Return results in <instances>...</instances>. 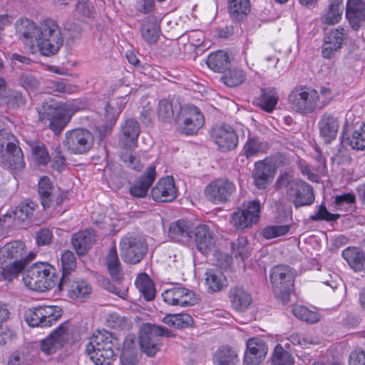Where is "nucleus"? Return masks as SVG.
<instances>
[{"mask_svg": "<svg viewBox=\"0 0 365 365\" xmlns=\"http://www.w3.org/2000/svg\"><path fill=\"white\" fill-rule=\"evenodd\" d=\"M16 31L25 45L34 43L41 55L50 56L58 52L63 42V34L58 24H16Z\"/></svg>", "mask_w": 365, "mask_h": 365, "instance_id": "f257e3e1", "label": "nucleus"}, {"mask_svg": "<svg viewBox=\"0 0 365 365\" xmlns=\"http://www.w3.org/2000/svg\"><path fill=\"white\" fill-rule=\"evenodd\" d=\"M120 340L108 331H98L90 338L86 351L96 365H110L116 358Z\"/></svg>", "mask_w": 365, "mask_h": 365, "instance_id": "f03ea898", "label": "nucleus"}, {"mask_svg": "<svg viewBox=\"0 0 365 365\" xmlns=\"http://www.w3.org/2000/svg\"><path fill=\"white\" fill-rule=\"evenodd\" d=\"M277 187L285 189L288 199L296 208L311 205L314 202L312 187L303 180L294 179L289 173H284L278 178Z\"/></svg>", "mask_w": 365, "mask_h": 365, "instance_id": "7ed1b4c3", "label": "nucleus"}, {"mask_svg": "<svg viewBox=\"0 0 365 365\" xmlns=\"http://www.w3.org/2000/svg\"><path fill=\"white\" fill-rule=\"evenodd\" d=\"M54 271V267L48 264L36 263L26 271L23 280L29 289L43 292L56 285L57 277Z\"/></svg>", "mask_w": 365, "mask_h": 365, "instance_id": "20e7f679", "label": "nucleus"}, {"mask_svg": "<svg viewBox=\"0 0 365 365\" xmlns=\"http://www.w3.org/2000/svg\"><path fill=\"white\" fill-rule=\"evenodd\" d=\"M16 137L10 132L0 130V158L4 167L12 170H21L25 166L24 155L17 146Z\"/></svg>", "mask_w": 365, "mask_h": 365, "instance_id": "39448f33", "label": "nucleus"}, {"mask_svg": "<svg viewBox=\"0 0 365 365\" xmlns=\"http://www.w3.org/2000/svg\"><path fill=\"white\" fill-rule=\"evenodd\" d=\"M295 272L287 265L279 264L272 267L269 279L274 296L283 302L289 300L294 283Z\"/></svg>", "mask_w": 365, "mask_h": 365, "instance_id": "423d86ee", "label": "nucleus"}, {"mask_svg": "<svg viewBox=\"0 0 365 365\" xmlns=\"http://www.w3.org/2000/svg\"><path fill=\"white\" fill-rule=\"evenodd\" d=\"M172 331L162 326L145 324L139 331V345L148 356H154L160 349V336L173 337Z\"/></svg>", "mask_w": 365, "mask_h": 365, "instance_id": "0eeeda50", "label": "nucleus"}, {"mask_svg": "<svg viewBox=\"0 0 365 365\" xmlns=\"http://www.w3.org/2000/svg\"><path fill=\"white\" fill-rule=\"evenodd\" d=\"M120 252L122 259L129 264L140 263L148 252L145 239L135 233H127L120 242Z\"/></svg>", "mask_w": 365, "mask_h": 365, "instance_id": "6e6552de", "label": "nucleus"}, {"mask_svg": "<svg viewBox=\"0 0 365 365\" xmlns=\"http://www.w3.org/2000/svg\"><path fill=\"white\" fill-rule=\"evenodd\" d=\"M319 95L314 89L295 88L288 96L292 109L299 113H310L317 106Z\"/></svg>", "mask_w": 365, "mask_h": 365, "instance_id": "1a4fd4ad", "label": "nucleus"}, {"mask_svg": "<svg viewBox=\"0 0 365 365\" xmlns=\"http://www.w3.org/2000/svg\"><path fill=\"white\" fill-rule=\"evenodd\" d=\"M38 118L42 122L49 121V128L55 134H59L69 122L68 117L63 116L58 110L57 103L49 98L38 104L36 107Z\"/></svg>", "mask_w": 365, "mask_h": 365, "instance_id": "9d476101", "label": "nucleus"}, {"mask_svg": "<svg viewBox=\"0 0 365 365\" xmlns=\"http://www.w3.org/2000/svg\"><path fill=\"white\" fill-rule=\"evenodd\" d=\"M261 216L259 200H248L232 215V223L236 229H245L257 224Z\"/></svg>", "mask_w": 365, "mask_h": 365, "instance_id": "9b49d317", "label": "nucleus"}, {"mask_svg": "<svg viewBox=\"0 0 365 365\" xmlns=\"http://www.w3.org/2000/svg\"><path fill=\"white\" fill-rule=\"evenodd\" d=\"M61 317V309L56 306H39L29 309L25 319L30 327H48Z\"/></svg>", "mask_w": 365, "mask_h": 365, "instance_id": "f8f14e48", "label": "nucleus"}, {"mask_svg": "<svg viewBox=\"0 0 365 365\" xmlns=\"http://www.w3.org/2000/svg\"><path fill=\"white\" fill-rule=\"evenodd\" d=\"M236 191L235 183L227 178H218L210 182L205 188V196L213 204L230 201Z\"/></svg>", "mask_w": 365, "mask_h": 365, "instance_id": "ddd939ff", "label": "nucleus"}, {"mask_svg": "<svg viewBox=\"0 0 365 365\" xmlns=\"http://www.w3.org/2000/svg\"><path fill=\"white\" fill-rule=\"evenodd\" d=\"M93 140V135L88 130L76 128L66 133L63 144L71 153L83 154L92 148Z\"/></svg>", "mask_w": 365, "mask_h": 365, "instance_id": "4468645a", "label": "nucleus"}, {"mask_svg": "<svg viewBox=\"0 0 365 365\" xmlns=\"http://www.w3.org/2000/svg\"><path fill=\"white\" fill-rule=\"evenodd\" d=\"M347 33L340 26L336 28L326 27L322 46V56L324 58L330 59L339 52L345 43Z\"/></svg>", "mask_w": 365, "mask_h": 365, "instance_id": "2eb2a0df", "label": "nucleus"}, {"mask_svg": "<svg viewBox=\"0 0 365 365\" xmlns=\"http://www.w3.org/2000/svg\"><path fill=\"white\" fill-rule=\"evenodd\" d=\"M38 195L43 209L56 208L67 197L65 192L55 187L49 178L43 176L38 181Z\"/></svg>", "mask_w": 365, "mask_h": 365, "instance_id": "dca6fc26", "label": "nucleus"}, {"mask_svg": "<svg viewBox=\"0 0 365 365\" xmlns=\"http://www.w3.org/2000/svg\"><path fill=\"white\" fill-rule=\"evenodd\" d=\"M162 297L165 303L173 306L190 307L198 302L195 293L185 287H175L165 290Z\"/></svg>", "mask_w": 365, "mask_h": 365, "instance_id": "f3484780", "label": "nucleus"}, {"mask_svg": "<svg viewBox=\"0 0 365 365\" xmlns=\"http://www.w3.org/2000/svg\"><path fill=\"white\" fill-rule=\"evenodd\" d=\"M58 289L61 292H66L71 299L84 298L92 291L91 285L86 281L78 279L73 274L61 277Z\"/></svg>", "mask_w": 365, "mask_h": 365, "instance_id": "a211bd4d", "label": "nucleus"}, {"mask_svg": "<svg viewBox=\"0 0 365 365\" xmlns=\"http://www.w3.org/2000/svg\"><path fill=\"white\" fill-rule=\"evenodd\" d=\"M70 334V324L66 322L58 326L49 336L43 339L41 349L46 354L56 352L68 339Z\"/></svg>", "mask_w": 365, "mask_h": 365, "instance_id": "6ab92c4d", "label": "nucleus"}, {"mask_svg": "<svg viewBox=\"0 0 365 365\" xmlns=\"http://www.w3.org/2000/svg\"><path fill=\"white\" fill-rule=\"evenodd\" d=\"M126 102V97H119L110 99L107 103L105 107V118L108 124L103 127L100 125L97 127L101 140L111 130L112 125L115 123L117 117L124 109Z\"/></svg>", "mask_w": 365, "mask_h": 365, "instance_id": "aec40b11", "label": "nucleus"}, {"mask_svg": "<svg viewBox=\"0 0 365 365\" xmlns=\"http://www.w3.org/2000/svg\"><path fill=\"white\" fill-rule=\"evenodd\" d=\"M211 136L215 143L222 150H232L238 144V137L233 128L229 125L214 128Z\"/></svg>", "mask_w": 365, "mask_h": 365, "instance_id": "412c9836", "label": "nucleus"}, {"mask_svg": "<svg viewBox=\"0 0 365 365\" xmlns=\"http://www.w3.org/2000/svg\"><path fill=\"white\" fill-rule=\"evenodd\" d=\"M153 199L156 202L173 201L177 196V189L173 177L161 178L151 190Z\"/></svg>", "mask_w": 365, "mask_h": 365, "instance_id": "4be33fe9", "label": "nucleus"}, {"mask_svg": "<svg viewBox=\"0 0 365 365\" xmlns=\"http://www.w3.org/2000/svg\"><path fill=\"white\" fill-rule=\"evenodd\" d=\"M267 353V346L259 338L250 339L247 342V351L245 354V365H259Z\"/></svg>", "mask_w": 365, "mask_h": 365, "instance_id": "5701e85b", "label": "nucleus"}, {"mask_svg": "<svg viewBox=\"0 0 365 365\" xmlns=\"http://www.w3.org/2000/svg\"><path fill=\"white\" fill-rule=\"evenodd\" d=\"M195 227L190 220H178L170 225L168 237L173 241L187 243L193 237Z\"/></svg>", "mask_w": 365, "mask_h": 365, "instance_id": "b1692460", "label": "nucleus"}, {"mask_svg": "<svg viewBox=\"0 0 365 365\" xmlns=\"http://www.w3.org/2000/svg\"><path fill=\"white\" fill-rule=\"evenodd\" d=\"M193 235L197 249L203 254L212 250L215 245L217 237L206 225L195 227Z\"/></svg>", "mask_w": 365, "mask_h": 365, "instance_id": "393cba45", "label": "nucleus"}, {"mask_svg": "<svg viewBox=\"0 0 365 365\" xmlns=\"http://www.w3.org/2000/svg\"><path fill=\"white\" fill-rule=\"evenodd\" d=\"M317 125L320 137L325 143L329 144L335 140L339 125L338 118L334 114L324 113Z\"/></svg>", "mask_w": 365, "mask_h": 365, "instance_id": "a878e982", "label": "nucleus"}, {"mask_svg": "<svg viewBox=\"0 0 365 365\" xmlns=\"http://www.w3.org/2000/svg\"><path fill=\"white\" fill-rule=\"evenodd\" d=\"M155 167L150 165L144 173L130 187V193L136 197H143L155 179Z\"/></svg>", "mask_w": 365, "mask_h": 365, "instance_id": "bb28decb", "label": "nucleus"}, {"mask_svg": "<svg viewBox=\"0 0 365 365\" xmlns=\"http://www.w3.org/2000/svg\"><path fill=\"white\" fill-rule=\"evenodd\" d=\"M274 170L272 165L264 161H257L255 164L252 171V178L255 186L261 190L266 188L272 182Z\"/></svg>", "mask_w": 365, "mask_h": 365, "instance_id": "cd10ccee", "label": "nucleus"}, {"mask_svg": "<svg viewBox=\"0 0 365 365\" xmlns=\"http://www.w3.org/2000/svg\"><path fill=\"white\" fill-rule=\"evenodd\" d=\"M24 252L25 245L21 241H14L6 244L0 248V265L14 260H21Z\"/></svg>", "mask_w": 365, "mask_h": 365, "instance_id": "c85d7f7f", "label": "nucleus"}, {"mask_svg": "<svg viewBox=\"0 0 365 365\" xmlns=\"http://www.w3.org/2000/svg\"><path fill=\"white\" fill-rule=\"evenodd\" d=\"M96 235L93 230L87 229L72 235L71 243L78 255H84L95 242Z\"/></svg>", "mask_w": 365, "mask_h": 365, "instance_id": "c756f323", "label": "nucleus"}, {"mask_svg": "<svg viewBox=\"0 0 365 365\" xmlns=\"http://www.w3.org/2000/svg\"><path fill=\"white\" fill-rule=\"evenodd\" d=\"M229 298L233 309L243 312L252 303L251 294L242 287H235L229 292Z\"/></svg>", "mask_w": 365, "mask_h": 365, "instance_id": "7c9ffc66", "label": "nucleus"}, {"mask_svg": "<svg viewBox=\"0 0 365 365\" xmlns=\"http://www.w3.org/2000/svg\"><path fill=\"white\" fill-rule=\"evenodd\" d=\"M341 255L353 270L365 271V253L360 248L348 247L343 250Z\"/></svg>", "mask_w": 365, "mask_h": 365, "instance_id": "2f4dec72", "label": "nucleus"}, {"mask_svg": "<svg viewBox=\"0 0 365 365\" xmlns=\"http://www.w3.org/2000/svg\"><path fill=\"white\" fill-rule=\"evenodd\" d=\"M121 132L124 146L128 149L135 148L140 133L138 122L133 118L126 120L121 127Z\"/></svg>", "mask_w": 365, "mask_h": 365, "instance_id": "473e14b6", "label": "nucleus"}, {"mask_svg": "<svg viewBox=\"0 0 365 365\" xmlns=\"http://www.w3.org/2000/svg\"><path fill=\"white\" fill-rule=\"evenodd\" d=\"M346 18L349 23L365 21V3L361 0H347Z\"/></svg>", "mask_w": 365, "mask_h": 365, "instance_id": "72a5a7b5", "label": "nucleus"}, {"mask_svg": "<svg viewBox=\"0 0 365 365\" xmlns=\"http://www.w3.org/2000/svg\"><path fill=\"white\" fill-rule=\"evenodd\" d=\"M278 100V93L275 88H262L261 94L257 99V104L264 111L271 113L275 108Z\"/></svg>", "mask_w": 365, "mask_h": 365, "instance_id": "f704fd0d", "label": "nucleus"}, {"mask_svg": "<svg viewBox=\"0 0 365 365\" xmlns=\"http://www.w3.org/2000/svg\"><path fill=\"white\" fill-rule=\"evenodd\" d=\"M230 64L228 55L222 51L212 53L207 57V65L214 72L224 73L229 68Z\"/></svg>", "mask_w": 365, "mask_h": 365, "instance_id": "c9c22d12", "label": "nucleus"}, {"mask_svg": "<svg viewBox=\"0 0 365 365\" xmlns=\"http://www.w3.org/2000/svg\"><path fill=\"white\" fill-rule=\"evenodd\" d=\"M36 204L32 201H25L19 205L11 213L6 214L4 217H13L14 221L24 222L30 219L36 210Z\"/></svg>", "mask_w": 365, "mask_h": 365, "instance_id": "e433bc0d", "label": "nucleus"}, {"mask_svg": "<svg viewBox=\"0 0 365 365\" xmlns=\"http://www.w3.org/2000/svg\"><path fill=\"white\" fill-rule=\"evenodd\" d=\"M230 16L238 21L243 20L251 11L250 0H227Z\"/></svg>", "mask_w": 365, "mask_h": 365, "instance_id": "4c0bfd02", "label": "nucleus"}, {"mask_svg": "<svg viewBox=\"0 0 365 365\" xmlns=\"http://www.w3.org/2000/svg\"><path fill=\"white\" fill-rule=\"evenodd\" d=\"M268 148L267 142L257 137L249 138L243 146V155L247 159L264 153Z\"/></svg>", "mask_w": 365, "mask_h": 365, "instance_id": "58836bf2", "label": "nucleus"}, {"mask_svg": "<svg viewBox=\"0 0 365 365\" xmlns=\"http://www.w3.org/2000/svg\"><path fill=\"white\" fill-rule=\"evenodd\" d=\"M238 363L237 354L228 346L219 348L213 356L214 365H237Z\"/></svg>", "mask_w": 365, "mask_h": 365, "instance_id": "ea45409f", "label": "nucleus"}, {"mask_svg": "<svg viewBox=\"0 0 365 365\" xmlns=\"http://www.w3.org/2000/svg\"><path fill=\"white\" fill-rule=\"evenodd\" d=\"M193 119L197 127H202L204 124V116L200 110L194 105H186L180 108L179 113L175 118L177 123H181V119Z\"/></svg>", "mask_w": 365, "mask_h": 365, "instance_id": "a19ab883", "label": "nucleus"}, {"mask_svg": "<svg viewBox=\"0 0 365 365\" xmlns=\"http://www.w3.org/2000/svg\"><path fill=\"white\" fill-rule=\"evenodd\" d=\"M343 12L342 0H329L328 9L322 16L324 23H339L342 19Z\"/></svg>", "mask_w": 365, "mask_h": 365, "instance_id": "79ce46f5", "label": "nucleus"}, {"mask_svg": "<svg viewBox=\"0 0 365 365\" xmlns=\"http://www.w3.org/2000/svg\"><path fill=\"white\" fill-rule=\"evenodd\" d=\"M205 276V284L211 292H218L226 286V278L220 270L208 269Z\"/></svg>", "mask_w": 365, "mask_h": 365, "instance_id": "37998d69", "label": "nucleus"}, {"mask_svg": "<svg viewBox=\"0 0 365 365\" xmlns=\"http://www.w3.org/2000/svg\"><path fill=\"white\" fill-rule=\"evenodd\" d=\"M246 80L245 71L238 68H228L221 76V81L229 87L242 84Z\"/></svg>", "mask_w": 365, "mask_h": 365, "instance_id": "c03bdc74", "label": "nucleus"}, {"mask_svg": "<svg viewBox=\"0 0 365 365\" xmlns=\"http://www.w3.org/2000/svg\"><path fill=\"white\" fill-rule=\"evenodd\" d=\"M162 322L170 327L183 329L192 325L193 319L188 314H167Z\"/></svg>", "mask_w": 365, "mask_h": 365, "instance_id": "a18cd8bd", "label": "nucleus"}, {"mask_svg": "<svg viewBox=\"0 0 365 365\" xmlns=\"http://www.w3.org/2000/svg\"><path fill=\"white\" fill-rule=\"evenodd\" d=\"M107 269L114 279L119 280L121 278L120 262L118 258L116 247H111L106 256Z\"/></svg>", "mask_w": 365, "mask_h": 365, "instance_id": "49530a36", "label": "nucleus"}, {"mask_svg": "<svg viewBox=\"0 0 365 365\" xmlns=\"http://www.w3.org/2000/svg\"><path fill=\"white\" fill-rule=\"evenodd\" d=\"M24 266L25 264L21 260H14L0 265V272L5 279L11 280L14 277H17L24 269Z\"/></svg>", "mask_w": 365, "mask_h": 365, "instance_id": "de8ad7c7", "label": "nucleus"}, {"mask_svg": "<svg viewBox=\"0 0 365 365\" xmlns=\"http://www.w3.org/2000/svg\"><path fill=\"white\" fill-rule=\"evenodd\" d=\"M74 89L65 79L48 81L46 87V92L49 93H71Z\"/></svg>", "mask_w": 365, "mask_h": 365, "instance_id": "09e8293b", "label": "nucleus"}, {"mask_svg": "<svg viewBox=\"0 0 365 365\" xmlns=\"http://www.w3.org/2000/svg\"><path fill=\"white\" fill-rule=\"evenodd\" d=\"M62 275L61 277L72 275L76 267V259L74 253L65 250L61 255Z\"/></svg>", "mask_w": 365, "mask_h": 365, "instance_id": "8fccbe9b", "label": "nucleus"}, {"mask_svg": "<svg viewBox=\"0 0 365 365\" xmlns=\"http://www.w3.org/2000/svg\"><path fill=\"white\" fill-rule=\"evenodd\" d=\"M140 32L142 38L150 44L156 43L161 34L159 24H142Z\"/></svg>", "mask_w": 365, "mask_h": 365, "instance_id": "3c124183", "label": "nucleus"}, {"mask_svg": "<svg viewBox=\"0 0 365 365\" xmlns=\"http://www.w3.org/2000/svg\"><path fill=\"white\" fill-rule=\"evenodd\" d=\"M347 143L353 149H365V123L356 129L351 137L347 138Z\"/></svg>", "mask_w": 365, "mask_h": 365, "instance_id": "603ef678", "label": "nucleus"}, {"mask_svg": "<svg viewBox=\"0 0 365 365\" xmlns=\"http://www.w3.org/2000/svg\"><path fill=\"white\" fill-rule=\"evenodd\" d=\"M294 361L291 354L284 350L281 345L275 346L272 356V362L274 365H292Z\"/></svg>", "mask_w": 365, "mask_h": 365, "instance_id": "864d4df0", "label": "nucleus"}, {"mask_svg": "<svg viewBox=\"0 0 365 365\" xmlns=\"http://www.w3.org/2000/svg\"><path fill=\"white\" fill-rule=\"evenodd\" d=\"M292 313L297 318L309 323H315L319 320L317 312L311 311L302 305L294 306Z\"/></svg>", "mask_w": 365, "mask_h": 365, "instance_id": "5fc2aeb1", "label": "nucleus"}, {"mask_svg": "<svg viewBox=\"0 0 365 365\" xmlns=\"http://www.w3.org/2000/svg\"><path fill=\"white\" fill-rule=\"evenodd\" d=\"M232 253L235 257H240L242 260L250 255V250L247 246V240L245 237H239L232 242Z\"/></svg>", "mask_w": 365, "mask_h": 365, "instance_id": "6e6d98bb", "label": "nucleus"}, {"mask_svg": "<svg viewBox=\"0 0 365 365\" xmlns=\"http://www.w3.org/2000/svg\"><path fill=\"white\" fill-rule=\"evenodd\" d=\"M138 283H139V288L147 301H151L155 298L154 286L146 274L140 277L138 279Z\"/></svg>", "mask_w": 365, "mask_h": 365, "instance_id": "4d7b16f0", "label": "nucleus"}, {"mask_svg": "<svg viewBox=\"0 0 365 365\" xmlns=\"http://www.w3.org/2000/svg\"><path fill=\"white\" fill-rule=\"evenodd\" d=\"M158 115L163 121H170L174 116L173 103L167 99L160 101L158 103Z\"/></svg>", "mask_w": 365, "mask_h": 365, "instance_id": "13d9d810", "label": "nucleus"}, {"mask_svg": "<svg viewBox=\"0 0 365 365\" xmlns=\"http://www.w3.org/2000/svg\"><path fill=\"white\" fill-rule=\"evenodd\" d=\"M289 229L287 225L268 226L262 230V234L264 238L272 239L286 235Z\"/></svg>", "mask_w": 365, "mask_h": 365, "instance_id": "bf43d9fd", "label": "nucleus"}, {"mask_svg": "<svg viewBox=\"0 0 365 365\" xmlns=\"http://www.w3.org/2000/svg\"><path fill=\"white\" fill-rule=\"evenodd\" d=\"M31 152L34 160L37 164L46 165L48 162V153L43 144L36 143L33 145L31 148Z\"/></svg>", "mask_w": 365, "mask_h": 365, "instance_id": "052dcab7", "label": "nucleus"}, {"mask_svg": "<svg viewBox=\"0 0 365 365\" xmlns=\"http://www.w3.org/2000/svg\"><path fill=\"white\" fill-rule=\"evenodd\" d=\"M339 215L332 214L329 212L326 207L322 204L317 208V210L312 215L310 219L313 221H321L325 220L327 222L336 221L339 217Z\"/></svg>", "mask_w": 365, "mask_h": 365, "instance_id": "680f3d73", "label": "nucleus"}, {"mask_svg": "<svg viewBox=\"0 0 365 365\" xmlns=\"http://www.w3.org/2000/svg\"><path fill=\"white\" fill-rule=\"evenodd\" d=\"M120 357H138V349L135 339L128 336L123 341Z\"/></svg>", "mask_w": 365, "mask_h": 365, "instance_id": "e2e57ef3", "label": "nucleus"}, {"mask_svg": "<svg viewBox=\"0 0 365 365\" xmlns=\"http://www.w3.org/2000/svg\"><path fill=\"white\" fill-rule=\"evenodd\" d=\"M20 83L27 91H34L39 86L38 78L30 73H23L20 76Z\"/></svg>", "mask_w": 365, "mask_h": 365, "instance_id": "0e129e2a", "label": "nucleus"}, {"mask_svg": "<svg viewBox=\"0 0 365 365\" xmlns=\"http://www.w3.org/2000/svg\"><path fill=\"white\" fill-rule=\"evenodd\" d=\"M76 13L84 17H91L93 14V6L88 0H78Z\"/></svg>", "mask_w": 365, "mask_h": 365, "instance_id": "69168bd1", "label": "nucleus"}, {"mask_svg": "<svg viewBox=\"0 0 365 365\" xmlns=\"http://www.w3.org/2000/svg\"><path fill=\"white\" fill-rule=\"evenodd\" d=\"M29 359L24 351H14L8 360V365H29Z\"/></svg>", "mask_w": 365, "mask_h": 365, "instance_id": "338daca9", "label": "nucleus"}, {"mask_svg": "<svg viewBox=\"0 0 365 365\" xmlns=\"http://www.w3.org/2000/svg\"><path fill=\"white\" fill-rule=\"evenodd\" d=\"M349 365H365V351L356 349L349 355Z\"/></svg>", "mask_w": 365, "mask_h": 365, "instance_id": "774afa93", "label": "nucleus"}]
</instances>
